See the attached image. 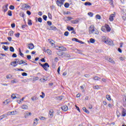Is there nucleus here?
<instances>
[{"instance_id":"nucleus-51","label":"nucleus","mask_w":126,"mask_h":126,"mask_svg":"<svg viewBox=\"0 0 126 126\" xmlns=\"http://www.w3.org/2000/svg\"><path fill=\"white\" fill-rule=\"evenodd\" d=\"M11 77H12V76L10 74L6 76V78L7 79H10V78H11Z\"/></svg>"},{"instance_id":"nucleus-10","label":"nucleus","mask_w":126,"mask_h":126,"mask_svg":"<svg viewBox=\"0 0 126 126\" xmlns=\"http://www.w3.org/2000/svg\"><path fill=\"white\" fill-rule=\"evenodd\" d=\"M17 114V111L16 110H15V111H12V112H8L7 113V115H16Z\"/></svg>"},{"instance_id":"nucleus-18","label":"nucleus","mask_w":126,"mask_h":126,"mask_svg":"<svg viewBox=\"0 0 126 126\" xmlns=\"http://www.w3.org/2000/svg\"><path fill=\"white\" fill-rule=\"evenodd\" d=\"M90 31L91 32V33H94V31H95V30H94V27L91 26H90Z\"/></svg>"},{"instance_id":"nucleus-30","label":"nucleus","mask_w":126,"mask_h":126,"mask_svg":"<svg viewBox=\"0 0 126 126\" xmlns=\"http://www.w3.org/2000/svg\"><path fill=\"white\" fill-rule=\"evenodd\" d=\"M64 6L65 8H68V7H69V3L67 2L65 3Z\"/></svg>"},{"instance_id":"nucleus-43","label":"nucleus","mask_w":126,"mask_h":126,"mask_svg":"<svg viewBox=\"0 0 126 126\" xmlns=\"http://www.w3.org/2000/svg\"><path fill=\"white\" fill-rule=\"evenodd\" d=\"M10 65H12L13 66H14V67H15V66H17V64H15L13 63V62L10 63Z\"/></svg>"},{"instance_id":"nucleus-26","label":"nucleus","mask_w":126,"mask_h":126,"mask_svg":"<svg viewBox=\"0 0 126 126\" xmlns=\"http://www.w3.org/2000/svg\"><path fill=\"white\" fill-rule=\"evenodd\" d=\"M83 110L84 112H85V113H86L87 114H89L90 113L89 111H88V110H87L85 107H83Z\"/></svg>"},{"instance_id":"nucleus-20","label":"nucleus","mask_w":126,"mask_h":126,"mask_svg":"<svg viewBox=\"0 0 126 126\" xmlns=\"http://www.w3.org/2000/svg\"><path fill=\"white\" fill-rule=\"evenodd\" d=\"M32 100V101H37V100H38V97H37V96L35 95L33 97H32L31 98Z\"/></svg>"},{"instance_id":"nucleus-37","label":"nucleus","mask_w":126,"mask_h":126,"mask_svg":"<svg viewBox=\"0 0 126 126\" xmlns=\"http://www.w3.org/2000/svg\"><path fill=\"white\" fill-rule=\"evenodd\" d=\"M20 16H21V17L24 18V16H25V14L24 13V12H22L20 13Z\"/></svg>"},{"instance_id":"nucleus-29","label":"nucleus","mask_w":126,"mask_h":126,"mask_svg":"<svg viewBox=\"0 0 126 126\" xmlns=\"http://www.w3.org/2000/svg\"><path fill=\"white\" fill-rule=\"evenodd\" d=\"M75 51L76 52V53H77V54H80L81 55V54H82V52H81V51L77 49H75Z\"/></svg>"},{"instance_id":"nucleus-38","label":"nucleus","mask_w":126,"mask_h":126,"mask_svg":"<svg viewBox=\"0 0 126 126\" xmlns=\"http://www.w3.org/2000/svg\"><path fill=\"white\" fill-rule=\"evenodd\" d=\"M28 25H29V26H31V25H32V20H29L28 22Z\"/></svg>"},{"instance_id":"nucleus-17","label":"nucleus","mask_w":126,"mask_h":126,"mask_svg":"<svg viewBox=\"0 0 126 126\" xmlns=\"http://www.w3.org/2000/svg\"><path fill=\"white\" fill-rule=\"evenodd\" d=\"M106 60L111 63H115V61H114L112 58H106Z\"/></svg>"},{"instance_id":"nucleus-60","label":"nucleus","mask_w":126,"mask_h":126,"mask_svg":"<svg viewBox=\"0 0 126 126\" xmlns=\"http://www.w3.org/2000/svg\"><path fill=\"white\" fill-rule=\"evenodd\" d=\"M27 14L28 15H31V12L29 10L27 11Z\"/></svg>"},{"instance_id":"nucleus-44","label":"nucleus","mask_w":126,"mask_h":126,"mask_svg":"<svg viewBox=\"0 0 126 126\" xmlns=\"http://www.w3.org/2000/svg\"><path fill=\"white\" fill-rule=\"evenodd\" d=\"M46 52L49 55H51V54H52V51L50 49H47Z\"/></svg>"},{"instance_id":"nucleus-48","label":"nucleus","mask_w":126,"mask_h":126,"mask_svg":"<svg viewBox=\"0 0 126 126\" xmlns=\"http://www.w3.org/2000/svg\"><path fill=\"white\" fill-rule=\"evenodd\" d=\"M88 15H89V16H91V17H92L93 16V13L90 12L88 13Z\"/></svg>"},{"instance_id":"nucleus-13","label":"nucleus","mask_w":126,"mask_h":126,"mask_svg":"<svg viewBox=\"0 0 126 126\" xmlns=\"http://www.w3.org/2000/svg\"><path fill=\"white\" fill-rule=\"evenodd\" d=\"M56 53L58 56H59V57H62V56L63 55V51H57Z\"/></svg>"},{"instance_id":"nucleus-1","label":"nucleus","mask_w":126,"mask_h":126,"mask_svg":"<svg viewBox=\"0 0 126 126\" xmlns=\"http://www.w3.org/2000/svg\"><path fill=\"white\" fill-rule=\"evenodd\" d=\"M39 65L40 66H42L43 68L46 71H47L48 70V68L47 67H50V65H49V63H45L44 64L41 63H39Z\"/></svg>"},{"instance_id":"nucleus-11","label":"nucleus","mask_w":126,"mask_h":126,"mask_svg":"<svg viewBox=\"0 0 126 126\" xmlns=\"http://www.w3.org/2000/svg\"><path fill=\"white\" fill-rule=\"evenodd\" d=\"M33 48H34V44H33V43H31L28 44V48L30 50H33Z\"/></svg>"},{"instance_id":"nucleus-49","label":"nucleus","mask_w":126,"mask_h":126,"mask_svg":"<svg viewBox=\"0 0 126 126\" xmlns=\"http://www.w3.org/2000/svg\"><path fill=\"white\" fill-rule=\"evenodd\" d=\"M95 17L96 18V19H101V16H100V15H96L95 16Z\"/></svg>"},{"instance_id":"nucleus-64","label":"nucleus","mask_w":126,"mask_h":126,"mask_svg":"<svg viewBox=\"0 0 126 126\" xmlns=\"http://www.w3.org/2000/svg\"><path fill=\"white\" fill-rule=\"evenodd\" d=\"M11 26L12 27V28H14V27H15V23H13L11 25Z\"/></svg>"},{"instance_id":"nucleus-63","label":"nucleus","mask_w":126,"mask_h":126,"mask_svg":"<svg viewBox=\"0 0 126 126\" xmlns=\"http://www.w3.org/2000/svg\"><path fill=\"white\" fill-rule=\"evenodd\" d=\"M93 107V106L91 105V104H89V109H90L91 110V109H92Z\"/></svg>"},{"instance_id":"nucleus-8","label":"nucleus","mask_w":126,"mask_h":126,"mask_svg":"<svg viewBox=\"0 0 126 126\" xmlns=\"http://www.w3.org/2000/svg\"><path fill=\"white\" fill-rule=\"evenodd\" d=\"M106 44H107V45H109L110 46H114V41H113L112 40L108 39Z\"/></svg>"},{"instance_id":"nucleus-3","label":"nucleus","mask_w":126,"mask_h":126,"mask_svg":"<svg viewBox=\"0 0 126 126\" xmlns=\"http://www.w3.org/2000/svg\"><path fill=\"white\" fill-rule=\"evenodd\" d=\"M116 16V12H114V14H112L109 16V20L110 21H114V17Z\"/></svg>"},{"instance_id":"nucleus-50","label":"nucleus","mask_w":126,"mask_h":126,"mask_svg":"<svg viewBox=\"0 0 126 126\" xmlns=\"http://www.w3.org/2000/svg\"><path fill=\"white\" fill-rule=\"evenodd\" d=\"M48 17L50 19H52V14H51V13H48Z\"/></svg>"},{"instance_id":"nucleus-16","label":"nucleus","mask_w":126,"mask_h":126,"mask_svg":"<svg viewBox=\"0 0 126 126\" xmlns=\"http://www.w3.org/2000/svg\"><path fill=\"white\" fill-rule=\"evenodd\" d=\"M58 48L60 49V51H66V48L63 46H59Z\"/></svg>"},{"instance_id":"nucleus-36","label":"nucleus","mask_w":126,"mask_h":126,"mask_svg":"<svg viewBox=\"0 0 126 126\" xmlns=\"http://www.w3.org/2000/svg\"><path fill=\"white\" fill-rule=\"evenodd\" d=\"M15 70H16L17 71H24V69H21V68H16Z\"/></svg>"},{"instance_id":"nucleus-45","label":"nucleus","mask_w":126,"mask_h":126,"mask_svg":"<svg viewBox=\"0 0 126 126\" xmlns=\"http://www.w3.org/2000/svg\"><path fill=\"white\" fill-rule=\"evenodd\" d=\"M42 17L44 20H45V21H47V18H48V17L47 16H46L45 15H44Z\"/></svg>"},{"instance_id":"nucleus-7","label":"nucleus","mask_w":126,"mask_h":126,"mask_svg":"<svg viewBox=\"0 0 126 126\" xmlns=\"http://www.w3.org/2000/svg\"><path fill=\"white\" fill-rule=\"evenodd\" d=\"M7 6H8V4H6V5H4L2 6L3 11H4V12H6V11H7V9H8V8H7Z\"/></svg>"},{"instance_id":"nucleus-62","label":"nucleus","mask_w":126,"mask_h":126,"mask_svg":"<svg viewBox=\"0 0 126 126\" xmlns=\"http://www.w3.org/2000/svg\"><path fill=\"white\" fill-rule=\"evenodd\" d=\"M94 89H99V86L96 85L94 87Z\"/></svg>"},{"instance_id":"nucleus-52","label":"nucleus","mask_w":126,"mask_h":126,"mask_svg":"<svg viewBox=\"0 0 126 126\" xmlns=\"http://www.w3.org/2000/svg\"><path fill=\"white\" fill-rule=\"evenodd\" d=\"M22 76H27L28 74H27V73L26 72H23L22 73Z\"/></svg>"},{"instance_id":"nucleus-46","label":"nucleus","mask_w":126,"mask_h":126,"mask_svg":"<svg viewBox=\"0 0 126 126\" xmlns=\"http://www.w3.org/2000/svg\"><path fill=\"white\" fill-rule=\"evenodd\" d=\"M15 36L17 38H19V36H20V33L19 32H18L17 33H15Z\"/></svg>"},{"instance_id":"nucleus-47","label":"nucleus","mask_w":126,"mask_h":126,"mask_svg":"<svg viewBox=\"0 0 126 126\" xmlns=\"http://www.w3.org/2000/svg\"><path fill=\"white\" fill-rule=\"evenodd\" d=\"M9 8H10V9H11V10H13V9H14V8H15L14 6L11 5L9 6Z\"/></svg>"},{"instance_id":"nucleus-42","label":"nucleus","mask_w":126,"mask_h":126,"mask_svg":"<svg viewBox=\"0 0 126 126\" xmlns=\"http://www.w3.org/2000/svg\"><path fill=\"white\" fill-rule=\"evenodd\" d=\"M39 119H40L41 121H45L46 120V118H45L43 116L39 117Z\"/></svg>"},{"instance_id":"nucleus-6","label":"nucleus","mask_w":126,"mask_h":126,"mask_svg":"<svg viewBox=\"0 0 126 126\" xmlns=\"http://www.w3.org/2000/svg\"><path fill=\"white\" fill-rule=\"evenodd\" d=\"M126 110L124 108H122V117H126Z\"/></svg>"},{"instance_id":"nucleus-22","label":"nucleus","mask_w":126,"mask_h":126,"mask_svg":"<svg viewBox=\"0 0 126 126\" xmlns=\"http://www.w3.org/2000/svg\"><path fill=\"white\" fill-rule=\"evenodd\" d=\"M18 64H22L23 63H25V62H24L23 60H18Z\"/></svg>"},{"instance_id":"nucleus-41","label":"nucleus","mask_w":126,"mask_h":126,"mask_svg":"<svg viewBox=\"0 0 126 126\" xmlns=\"http://www.w3.org/2000/svg\"><path fill=\"white\" fill-rule=\"evenodd\" d=\"M9 36H13V31H11L8 33Z\"/></svg>"},{"instance_id":"nucleus-32","label":"nucleus","mask_w":126,"mask_h":126,"mask_svg":"<svg viewBox=\"0 0 126 126\" xmlns=\"http://www.w3.org/2000/svg\"><path fill=\"white\" fill-rule=\"evenodd\" d=\"M106 99L108 100V101H111V95L107 94L106 95Z\"/></svg>"},{"instance_id":"nucleus-61","label":"nucleus","mask_w":126,"mask_h":126,"mask_svg":"<svg viewBox=\"0 0 126 126\" xmlns=\"http://www.w3.org/2000/svg\"><path fill=\"white\" fill-rule=\"evenodd\" d=\"M27 58L28 60H31V55H27Z\"/></svg>"},{"instance_id":"nucleus-57","label":"nucleus","mask_w":126,"mask_h":126,"mask_svg":"<svg viewBox=\"0 0 126 126\" xmlns=\"http://www.w3.org/2000/svg\"><path fill=\"white\" fill-rule=\"evenodd\" d=\"M47 24L49 26H51L52 25V22L50 21H47Z\"/></svg>"},{"instance_id":"nucleus-28","label":"nucleus","mask_w":126,"mask_h":126,"mask_svg":"<svg viewBox=\"0 0 126 126\" xmlns=\"http://www.w3.org/2000/svg\"><path fill=\"white\" fill-rule=\"evenodd\" d=\"M2 48L4 50V51H8V46H5V45H3Z\"/></svg>"},{"instance_id":"nucleus-34","label":"nucleus","mask_w":126,"mask_h":126,"mask_svg":"<svg viewBox=\"0 0 126 126\" xmlns=\"http://www.w3.org/2000/svg\"><path fill=\"white\" fill-rule=\"evenodd\" d=\"M11 98H12L13 99V100H14V99H16V98H17V97H16V95H15V94H12L11 95Z\"/></svg>"},{"instance_id":"nucleus-40","label":"nucleus","mask_w":126,"mask_h":126,"mask_svg":"<svg viewBox=\"0 0 126 126\" xmlns=\"http://www.w3.org/2000/svg\"><path fill=\"white\" fill-rule=\"evenodd\" d=\"M7 13H8V15L9 16H12V12H11V11L9 10L8 11Z\"/></svg>"},{"instance_id":"nucleus-5","label":"nucleus","mask_w":126,"mask_h":126,"mask_svg":"<svg viewBox=\"0 0 126 126\" xmlns=\"http://www.w3.org/2000/svg\"><path fill=\"white\" fill-rule=\"evenodd\" d=\"M61 109L62 111H63V112H66V111L68 110V107L66 105H63L61 106Z\"/></svg>"},{"instance_id":"nucleus-58","label":"nucleus","mask_w":126,"mask_h":126,"mask_svg":"<svg viewBox=\"0 0 126 126\" xmlns=\"http://www.w3.org/2000/svg\"><path fill=\"white\" fill-rule=\"evenodd\" d=\"M17 55L15 53H13L12 55V58H16Z\"/></svg>"},{"instance_id":"nucleus-55","label":"nucleus","mask_w":126,"mask_h":126,"mask_svg":"<svg viewBox=\"0 0 126 126\" xmlns=\"http://www.w3.org/2000/svg\"><path fill=\"white\" fill-rule=\"evenodd\" d=\"M64 57H65L66 58H70V55L68 54H66L64 55Z\"/></svg>"},{"instance_id":"nucleus-12","label":"nucleus","mask_w":126,"mask_h":126,"mask_svg":"<svg viewBox=\"0 0 126 126\" xmlns=\"http://www.w3.org/2000/svg\"><path fill=\"white\" fill-rule=\"evenodd\" d=\"M105 27L107 32H110V31H111V28H110L109 25L105 24Z\"/></svg>"},{"instance_id":"nucleus-39","label":"nucleus","mask_w":126,"mask_h":126,"mask_svg":"<svg viewBox=\"0 0 126 126\" xmlns=\"http://www.w3.org/2000/svg\"><path fill=\"white\" fill-rule=\"evenodd\" d=\"M72 41H74V42H77V43H78V42H79V40H78V39L76 38H73L72 39Z\"/></svg>"},{"instance_id":"nucleus-4","label":"nucleus","mask_w":126,"mask_h":126,"mask_svg":"<svg viewBox=\"0 0 126 126\" xmlns=\"http://www.w3.org/2000/svg\"><path fill=\"white\" fill-rule=\"evenodd\" d=\"M101 40L102 41L105 43V44L108 42V37L105 36H101Z\"/></svg>"},{"instance_id":"nucleus-35","label":"nucleus","mask_w":126,"mask_h":126,"mask_svg":"<svg viewBox=\"0 0 126 126\" xmlns=\"http://www.w3.org/2000/svg\"><path fill=\"white\" fill-rule=\"evenodd\" d=\"M78 23V20H77L71 21V23H72L73 24H76V23Z\"/></svg>"},{"instance_id":"nucleus-33","label":"nucleus","mask_w":126,"mask_h":126,"mask_svg":"<svg viewBox=\"0 0 126 126\" xmlns=\"http://www.w3.org/2000/svg\"><path fill=\"white\" fill-rule=\"evenodd\" d=\"M90 42L92 44H94L95 43V39L94 38H91L90 39Z\"/></svg>"},{"instance_id":"nucleus-54","label":"nucleus","mask_w":126,"mask_h":126,"mask_svg":"<svg viewBox=\"0 0 126 126\" xmlns=\"http://www.w3.org/2000/svg\"><path fill=\"white\" fill-rule=\"evenodd\" d=\"M27 25H23L22 26V28L23 29V30H24L25 28H26V27H27Z\"/></svg>"},{"instance_id":"nucleus-19","label":"nucleus","mask_w":126,"mask_h":126,"mask_svg":"<svg viewBox=\"0 0 126 126\" xmlns=\"http://www.w3.org/2000/svg\"><path fill=\"white\" fill-rule=\"evenodd\" d=\"M67 29L68 31H73L74 30V28L73 27L68 26L67 27Z\"/></svg>"},{"instance_id":"nucleus-23","label":"nucleus","mask_w":126,"mask_h":126,"mask_svg":"<svg viewBox=\"0 0 126 126\" xmlns=\"http://www.w3.org/2000/svg\"><path fill=\"white\" fill-rule=\"evenodd\" d=\"M22 108L23 109V110H27V109H28V106L25 104H23Z\"/></svg>"},{"instance_id":"nucleus-31","label":"nucleus","mask_w":126,"mask_h":126,"mask_svg":"<svg viewBox=\"0 0 126 126\" xmlns=\"http://www.w3.org/2000/svg\"><path fill=\"white\" fill-rule=\"evenodd\" d=\"M9 49H10V52H11L12 53H14V48H13V47L10 46L9 47Z\"/></svg>"},{"instance_id":"nucleus-2","label":"nucleus","mask_w":126,"mask_h":126,"mask_svg":"<svg viewBox=\"0 0 126 126\" xmlns=\"http://www.w3.org/2000/svg\"><path fill=\"white\" fill-rule=\"evenodd\" d=\"M56 3L58 5V6H62L63 4V2H64V0H56Z\"/></svg>"},{"instance_id":"nucleus-24","label":"nucleus","mask_w":126,"mask_h":126,"mask_svg":"<svg viewBox=\"0 0 126 126\" xmlns=\"http://www.w3.org/2000/svg\"><path fill=\"white\" fill-rule=\"evenodd\" d=\"M93 79L94 80H100L101 79V78L97 76H95L94 77Z\"/></svg>"},{"instance_id":"nucleus-25","label":"nucleus","mask_w":126,"mask_h":126,"mask_svg":"<svg viewBox=\"0 0 126 126\" xmlns=\"http://www.w3.org/2000/svg\"><path fill=\"white\" fill-rule=\"evenodd\" d=\"M38 121H39L38 118H35L34 119V122H33L34 126H35V125H37V124H38Z\"/></svg>"},{"instance_id":"nucleus-27","label":"nucleus","mask_w":126,"mask_h":126,"mask_svg":"<svg viewBox=\"0 0 126 126\" xmlns=\"http://www.w3.org/2000/svg\"><path fill=\"white\" fill-rule=\"evenodd\" d=\"M84 4L86 6L89 5V6H90V5H92V3L90 2H86L84 3Z\"/></svg>"},{"instance_id":"nucleus-53","label":"nucleus","mask_w":126,"mask_h":126,"mask_svg":"<svg viewBox=\"0 0 126 126\" xmlns=\"http://www.w3.org/2000/svg\"><path fill=\"white\" fill-rule=\"evenodd\" d=\"M37 20L38 22H40V23H42V18L41 17L38 18Z\"/></svg>"},{"instance_id":"nucleus-59","label":"nucleus","mask_w":126,"mask_h":126,"mask_svg":"<svg viewBox=\"0 0 126 126\" xmlns=\"http://www.w3.org/2000/svg\"><path fill=\"white\" fill-rule=\"evenodd\" d=\"M40 61L42 62V63H46V60H45V58H42L40 60Z\"/></svg>"},{"instance_id":"nucleus-21","label":"nucleus","mask_w":126,"mask_h":126,"mask_svg":"<svg viewBox=\"0 0 126 126\" xmlns=\"http://www.w3.org/2000/svg\"><path fill=\"white\" fill-rule=\"evenodd\" d=\"M9 102H10V100L9 99H7L3 102V104H5V105H7V104H8Z\"/></svg>"},{"instance_id":"nucleus-14","label":"nucleus","mask_w":126,"mask_h":126,"mask_svg":"<svg viewBox=\"0 0 126 126\" xmlns=\"http://www.w3.org/2000/svg\"><path fill=\"white\" fill-rule=\"evenodd\" d=\"M53 113H54V110L53 109H51L49 111V114L51 118H53V117H54Z\"/></svg>"},{"instance_id":"nucleus-56","label":"nucleus","mask_w":126,"mask_h":126,"mask_svg":"<svg viewBox=\"0 0 126 126\" xmlns=\"http://www.w3.org/2000/svg\"><path fill=\"white\" fill-rule=\"evenodd\" d=\"M68 34H69V32H65L64 33V36H68Z\"/></svg>"},{"instance_id":"nucleus-9","label":"nucleus","mask_w":126,"mask_h":126,"mask_svg":"<svg viewBox=\"0 0 126 126\" xmlns=\"http://www.w3.org/2000/svg\"><path fill=\"white\" fill-rule=\"evenodd\" d=\"M48 30H54V31H56V30H57V27H55L53 25H51L48 28Z\"/></svg>"},{"instance_id":"nucleus-15","label":"nucleus","mask_w":126,"mask_h":126,"mask_svg":"<svg viewBox=\"0 0 126 126\" xmlns=\"http://www.w3.org/2000/svg\"><path fill=\"white\" fill-rule=\"evenodd\" d=\"M30 7H31L30 5H27V4L26 6H25V7H23V8H22V9H23V10H27V9L30 8Z\"/></svg>"}]
</instances>
